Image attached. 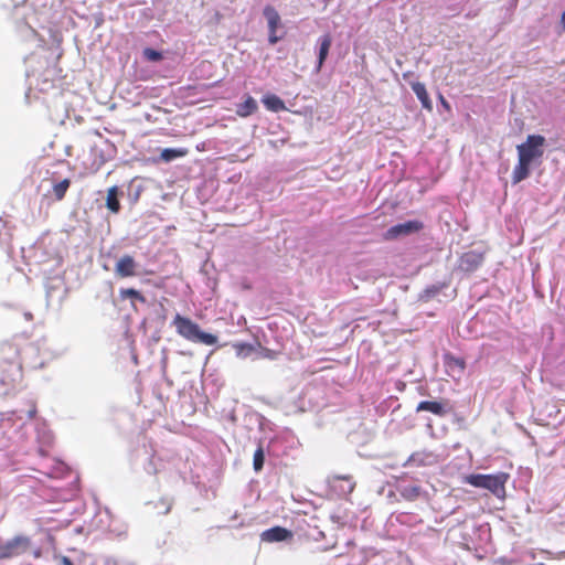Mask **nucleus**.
Listing matches in <instances>:
<instances>
[{
  "label": "nucleus",
  "instance_id": "obj_8",
  "mask_svg": "<svg viewBox=\"0 0 565 565\" xmlns=\"http://www.w3.org/2000/svg\"><path fill=\"white\" fill-rule=\"evenodd\" d=\"M115 274L119 278L134 277L137 275V263L130 255L121 256L115 265Z\"/></svg>",
  "mask_w": 565,
  "mask_h": 565
},
{
  "label": "nucleus",
  "instance_id": "obj_12",
  "mask_svg": "<svg viewBox=\"0 0 565 565\" xmlns=\"http://www.w3.org/2000/svg\"><path fill=\"white\" fill-rule=\"evenodd\" d=\"M264 106L270 111H282L286 109L284 100L275 94H267L262 99Z\"/></svg>",
  "mask_w": 565,
  "mask_h": 565
},
{
  "label": "nucleus",
  "instance_id": "obj_28",
  "mask_svg": "<svg viewBox=\"0 0 565 565\" xmlns=\"http://www.w3.org/2000/svg\"><path fill=\"white\" fill-rule=\"evenodd\" d=\"M561 24H562V30L565 31V11L562 13Z\"/></svg>",
  "mask_w": 565,
  "mask_h": 565
},
{
  "label": "nucleus",
  "instance_id": "obj_11",
  "mask_svg": "<svg viewBox=\"0 0 565 565\" xmlns=\"http://www.w3.org/2000/svg\"><path fill=\"white\" fill-rule=\"evenodd\" d=\"M411 86H412L413 92L415 93V95L417 96L419 102L422 103L423 108L426 109L427 111H431L433 103L429 98V95H428L425 84L420 83V82H413V83H411Z\"/></svg>",
  "mask_w": 565,
  "mask_h": 565
},
{
  "label": "nucleus",
  "instance_id": "obj_21",
  "mask_svg": "<svg viewBox=\"0 0 565 565\" xmlns=\"http://www.w3.org/2000/svg\"><path fill=\"white\" fill-rule=\"evenodd\" d=\"M264 460H265V456H264V450L262 447H259L255 452H254V458H253V465H254V469L256 471H259L263 466H264Z\"/></svg>",
  "mask_w": 565,
  "mask_h": 565
},
{
  "label": "nucleus",
  "instance_id": "obj_13",
  "mask_svg": "<svg viewBox=\"0 0 565 565\" xmlns=\"http://www.w3.org/2000/svg\"><path fill=\"white\" fill-rule=\"evenodd\" d=\"M258 109L256 100L252 96H247L246 99L237 105L236 114L239 117H248Z\"/></svg>",
  "mask_w": 565,
  "mask_h": 565
},
{
  "label": "nucleus",
  "instance_id": "obj_10",
  "mask_svg": "<svg viewBox=\"0 0 565 565\" xmlns=\"http://www.w3.org/2000/svg\"><path fill=\"white\" fill-rule=\"evenodd\" d=\"M291 536V532L281 526H274L262 533V540L265 542H281Z\"/></svg>",
  "mask_w": 565,
  "mask_h": 565
},
{
  "label": "nucleus",
  "instance_id": "obj_24",
  "mask_svg": "<svg viewBox=\"0 0 565 565\" xmlns=\"http://www.w3.org/2000/svg\"><path fill=\"white\" fill-rule=\"evenodd\" d=\"M438 99L443 106V108L447 111V113H450L451 111V106L450 104L446 100V98L443 96V94H438Z\"/></svg>",
  "mask_w": 565,
  "mask_h": 565
},
{
  "label": "nucleus",
  "instance_id": "obj_26",
  "mask_svg": "<svg viewBox=\"0 0 565 565\" xmlns=\"http://www.w3.org/2000/svg\"><path fill=\"white\" fill-rule=\"evenodd\" d=\"M439 290H440V287L433 286V287H430V288H427V289L425 290V292L427 294V296H428V297H430V296H435L436 294H438V292H439Z\"/></svg>",
  "mask_w": 565,
  "mask_h": 565
},
{
  "label": "nucleus",
  "instance_id": "obj_17",
  "mask_svg": "<svg viewBox=\"0 0 565 565\" xmlns=\"http://www.w3.org/2000/svg\"><path fill=\"white\" fill-rule=\"evenodd\" d=\"M71 185L70 179H63L62 181L55 183L52 188V192L54 195V199L56 201H62L65 198V194Z\"/></svg>",
  "mask_w": 565,
  "mask_h": 565
},
{
  "label": "nucleus",
  "instance_id": "obj_6",
  "mask_svg": "<svg viewBox=\"0 0 565 565\" xmlns=\"http://www.w3.org/2000/svg\"><path fill=\"white\" fill-rule=\"evenodd\" d=\"M328 482L330 491L337 494H351L355 488L352 476H333Z\"/></svg>",
  "mask_w": 565,
  "mask_h": 565
},
{
  "label": "nucleus",
  "instance_id": "obj_14",
  "mask_svg": "<svg viewBox=\"0 0 565 565\" xmlns=\"http://www.w3.org/2000/svg\"><path fill=\"white\" fill-rule=\"evenodd\" d=\"M332 40L329 34L323 35L320 39V49H319V55H318V66L317 70L320 71L330 50Z\"/></svg>",
  "mask_w": 565,
  "mask_h": 565
},
{
  "label": "nucleus",
  "instance_id": "obj_22",
  "mask_svg": "<svg viewBox=\"0 0 565 565\" xmlns=\"http://www.w3.org/2000/svg\"><path fill=\"white\" fill-rule=\"evenodd\" d=\"M143 56L152 62H158L162 58V54L159 51H156L153 49L147 47L143 50Z\"/></svg>",
  "mask_w": 565,
  "mask_h": 565
},
{
  "label": "nucleus",
  "instance_id": "obj_2",
  "mask_svg": "<svg viewBox=\"0 0 565 565\" xmlns=\"http://www.w3.org/2000/svg\"><path fill=\"white\" fill-rule=\"evenodd\" d=\"M172 324L177 333L188 341L202 343L205 345H214L217 343V337L201 330L200 326L190 318L177 313Z\"/></svg>",
  "mask_w": 565,
  "mask_h": 565
},
{
  "label": "nucleus",
  "instance_id": "obj_19",
  "mask_svg": "<svg viewBox=\"0 0 565 565\" xmlns=\"http://www.w3.org/2000/svg\"><path fill=\"white\" fill-rule=\"evenodd\" d=\"M482 262V256L475 253H466L461 257V264L467 265L466 269L470 270L478 267Z\"/></svg>",
  "mask_w": 565,
  "mask_h": 565
},
{
  "label": "nucleus",
  "instance_id": "obj_15",
  "mask_svg": "<svg viewBox=\"0 0 565 565\" xmlns=\"http://www.w3.org/2000/svg\"><path fill=\"white\" fill-rule=\"evenodd\" d=\"M106 206L107 209L113 213H118L120 211V202L118 200V188L111 186L107 191V198H106Z\"/></svg>",
  "mask_w": 565,
  "mask_h": 565
},
{
  "label": "nucleus",
  "instance_id": "obj_23",
  "mask_svg": "<svg viewBox=\"0 0 565 565\" xmlns=\"http://www.w3.org/2000/svg\"><path fill=\"white\" fill-rule=\"evenodd\" d=\"M234 349L236 350L237 354H242V353H249L254 350V347L252 344H248V343H235L234 345Z\"/></svg>",
  "mask_w": 565,
  "mask_h": 565
},
{
  "label": "nucleus",
  "instance_id": "obj_3",
  "mask_svg": "<svg viewBox=\"0 0 565 565\" xmlns=\"http://www.w3.org/2000/svg\"><path fill=\"white\" fill-rule=\"evenodd\" d=\"M507 472H498L494 475L471 473L465 477V482L480 489L489 490L493 494L504 492L505 483L509 479Z\"/></svg>",
  "mask_w": 565,
  "mask_h": 565
},
{
  "label": "nucleus",
  "instance_id": "obj_5",
  "mask_svg": "<svg viewBox=\"0 0 565 565\" xmlns=\"http://www.w3.org/2000/svg\"><path fill=\"white\" fill-rule=\"evenodd\" d=\"M424 228L423 222L418 220H411L405 223L396 224L390 227L383 235L385 241H394L401 236H407L418 233Z\"/></svg>",
  "mask_w": 565,
  "mask_h": 565
},
{
  "label": "nucleus",
  "instance_id": "obj_18",
  "mask_svg": "<svg viewBox=\"0 0 565 565\" xmlns=\"http://www.w3.org/2000/svg\"><path fill=\"white\" fill-rule=\"evenodd\" d=\"M119 297L122 300L132 299V300H137L141 303L146 302L145 296L140 291H138L137 289H134V288H121L119 290Z\"/></svg>",
  "mask_w": 565,
  "mask_h": 565
},
{
  "label": "nucleus",
  "instance_id": "obj_25",
  "mask_svg": "<svg viewBox=\"0 0 565 565\" xmlns=\"http://www.w3.org/2000/svg\"><path fill=\"white\" fill-rule=\"evenodd\" d=\"M56 561H57L58 565H74L72 559L67 556H57Z\"/></svg>",
  "mask_w": 565,
  "mask_h": 565
},
{
  "label": "nucleus",
  "instance_id": "obj_16",
  "mask_svg": "<svg viewBox=\"0 0 565 565\" xmlns=\"http://www.w3.org/2000/svg\"><path fill=\"white\" fill-rule=\"evenodd\" d=\"M188 149L185 148H179V149H172V148H166L160 153V159L164 162H170L177 158H182L188 154Z\"/></svg>",
  "mask_w": 565,
  "mask_h": 565
},
{
  "label": "nucleus",
  "instance_id": "obj_9",
  "mask_svg": "<svg viewBox=\"0 0 565 565\" xmlns=\"http://www.w3.org/2000/svg\"><path fill=\"white\" fill-rule=\"evenodd\" d=\"M447 401H422L417 407L416 412H429L436 416L444 417L448 414L449 409L447 408Z\"/></svg>",
  "mask_w": 565,
  "mask_h": 565
},
{
  "label": "nucleus",
  "instance_id": "obj_1",
  "mask_svg": "<svg viewBox=\"0 0 565 565\" xmlns=\"http://www.w3.org/2000/svg\"><path fill=\"white\" fill-rule=\"evenodd\" d=\"M545 141L542 135H529L523 143L516 146L518 164L512 172L514 184L525 180L530 175L531 166L540 162L544 154Z\"/></svg>",
  "mask_w": 565,
  "mask_h": 565
},
{
  "label": "nucleus",
  "instance_id": "obj_7",
  "mask_svg": "<svg viewBox=\"0 0 565 565\" xmlns=\"http://www.w3.org/2000/svg\"><path fill=\"white\" fill-rule=\"evenodd\" d=\"M263 13H264L265 18L267 19V23H268V31H269L268 41L270 44H276L281 39V36L277 35V29L280 25V15L277 12V10L271 6H266L264 8Z\"/></svg>",
  "mask_w": 565,
  "mask_h": 565
},
{
  "label": "nucleus",
  "instance_id": "obj_27",
  "mask_svg": "<svg viewBox=\"0 0 565 565\" xmlns=\"http://www.w3.org/2000/svg\"><path fill=\"white\" fill-rule=\"evenodd\" d=\"M276 355H277V353H276V352H274V351H271V350H269V349H264V351H263V356H264V358H267V359H275V358H276Z\"/></svg>",
  "mask_w": 565,
  "mask_h": 565
},
{
  "label": "nucleus",
  "instance_id": "obj_20",
  "mask_svg": "<svg viewBox=\"0 0 565 565\" xmlns=\"http://www.w3.org/2000/svg\"><path fill=\"white\" fill-rule=\"evenodd\" d=\"M446 364L449 367H457L459 372H463L466 369V362L461 358H456L454 355H447L446 356Z\"/></svg>",
  "mask_w": 565,
  "mask_h": 565
},
{
  "label": "nucleus",
  "instance_id": "obj_4",
  "mask_svg": "<svg viewBox=\"0 0 565 565\" xmlns=\"http://www.w3.org/2000/svg\"><path fill=\"white\" fill-rule=\"evenodd\" d=\"M29 548V540L15 536L6 542H0V561L14 558L22 555Z\"/></svg>",
  "mask_w": 565,
  "mask_h": 565
}]
</instances>
